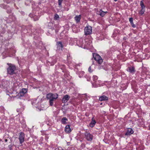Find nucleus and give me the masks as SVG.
I'll list each match as a JSON object with an SVG mask.
<instances>
[{"mask_svg":"<svg viewBox=\"0 0 150 150\" xmlns=\"http://www.w3.org/2000/svg\"><path fill=\"white\" fill-rule=\"evenodd\" d=\"M58 95L56 93L52 94L50 93L47 95V99L49 100V103L51 106H52L54 104L53 101L55 100L58 98Z\"/></svg>","mask_w":150,"mask_h":150,"instance_id":"nucleus-1","label":"nucleus"},{"mask_svg":"<svg viewBox=\"0 0 150 150\" xmlns=\"http://www.w3.org/2000/svg\"><path fill=\"white\" fill-rule=\"evenodd\" d=\"M9 66L7 69L8 74L11 75H13L15 73V71L16 69V66L13 64H9Z\"/></svg>","mask_w":150,"mask_h":150,"instance_id":"nucleus-2","label":"nucleus"},{"mask_svg":"<svg viewBox=\"0 0 150 150\" xmlns=\"http://www.w3.org/2000/svg\"><path fill=\"white\" fill-rule=\"evenodd\" d=\"M93 57L95 60L99 64H101L103 62V60L100 56L96 53H93Z\"/></svg>","mask_w":150,"mask_h":150,"instance_id":"nucleus-3","label":"nucleus"},{"mask_svg":"<svg viewBox=\"0 0 150 150\" xmlns=\"http://www.w3.org/2000/svg\"><path fill=\"white\" fill-rule=\"evenodd\" d=\"M84 33L85 35H88L91 34L92 32V28L91 26H87L85 28Z\"/></svg>","mask_w":150,"mask_h":150,"instance_id":"nucleus-4","label":"nucleus"},{"mask_svg":"<svg viewBox=\"0 0 150 150\" xmlns=\"http://www.w3.org/2000/svg\"><path fill=\"white\" fill-rule=\"evenodd\" d=\"M25 134L23 132H21L19 133L18 139L20 143L21 144L24 141Z\"/></svg>","mask_w":150,"mask_h":150,"instance_id":"nucleus-5","label":"nucleus"},{"mask_svg":"<svg viewBox=\"0 0 150 150\" xmlns=\"http://www.w3.org/2000/svg\"><path fill=\"white\" fill-rule=\"evenodd\" d=\"M85 136L86 139L88 141H91L93 139V136L90 133L86 132L85 133Z\"/></svg>","mask_w":150,"mask_h":150,"instance_id":"nucleus-6","label":"nucleus"},{"mask_svg":"<svg viewBox=\"0 0 150 150\" xmlns=\"http://www.w3.org/2000/svg\"><path fill=\"white\" fill-rule=\"evenodd\" d=\"M140 6L142 8V9L140 11L139 13L141 15H142L144 14V13L145 12V6H144L143 2V0L141 1H140Z\"/></svg>","mask_w":150,"mask_h":150,"instance_id":"nucleus-7","label":"nucleus"},{"mask_svg":"<svg viewBox=\"0 0 150 150\" xmlns=\"http://www.w3.org/2000/svg\"><path fill=\"white\" fill-rule=\"evenodd\" d=\"M27 92V89L26 88H23L18 94V96H23Z\"/></svg>","mask_w":150,"mask_h":150,"instance_id":"nucleus-8","label":"nucleus"},{"mask_svg":"<svg viewBox=\"0 0 150 150\" xmlns=\"http://www.w3.org/2000/svg\"><path fill=\"white\" fill-rule=\"evenodd\" d=\"M107 13V11L104 12L102 10H100L99 11H97L96 13L102 17H103Z\"/></svg>","mask_w":150,"mask_h":150,"instance_id":"nucleus-9","label":"nucleus"},{"mask_svg":"<svg viewBox=\"0 0 150 150\" xmlns=\"http://www.w3.org/2000/svg\"><path fill=\"white\" fill-rule=\"evenodd\" d=\"M70 97L68 95H65L63 98L62 101L63 103H65L67 102V101L69 99Z\"/></svg>","mask_w":150,"mask_h":150,"instance_id":"nucleus-10","label":"nucleus"},{"mask_svg":"<svg viewBox=\"0 0 150 150\" xmlns=\"http://www.w3.org/2000/svg\"><path fill=\"white\" fill-rule=\"evenodd\" d=\"M108 99V97L104 95L100 96L99 99V100L100 101H106Z\"/></svg>","mask_w":150,"mask_h":150,"instance_id":"nucleus-11","label":"nucleus"},{"mask_svg":"<svg viewBox=\"0 0 150 150\" xmlns=\"http://www.w3.org/2000/svg\"><path fill=\"white\" fill-rule=\"evenodd\" d=\"M133 133L134 131L131 128H129L127 129L125 135L127 136L129 135L132 134Z\"/></svg>","mask_w":150,"mask_h":150,"instance_id":"nucleus-12","label":"nucleus"},{"mask_svg":"<svg viewBox=\"0 0 150 150\" xmlns=\"http://www.w3.org/2000/svg\"><path fill=\"white\" fill-rule=\"evenodd\" d=\"M127 71L133 74L134 73L135 71V70L134 67H128Z\"/></svg>","mask_w":150,"mask_h":150,"instance_id":"nucleus-13","label":"nucleus"},{"mask_svg":"<svg viewBox=\"0 0 150 150\" xmlns=\"http://www.w3.org/2000/svg\"><path fill=\"white\" fill-rule=\"evenodd\" d=\"M65 131L67 133H70L71 132V130L69 125H68L66 126L65 129Z\"/></svg>","mask_w":150,"mask_h":150,"instance_id":"nucleus-14","label":"nucleus"},{"mask_svg":"<svg viewBox=\"0 0 150 150\" xmlns=\"http://www.w3.org/2000/svg\"><path fill=\"white\" fill-rule=\"evenodd\" d=\"M93 119V117L92 118L91 121L89 124L90 126L91 127H93L96 123V121Z\"/></svg>","mask_w":150,"mask_h":150,"instance_id":"nucleus-15","label":"nucleus"},{"mask_svg":"<svg viewBox=\"0 0 150 150\" xmlns=\"http://www.w3.org/2000/svg\"><path fill=\"white\" fill-rule=\"evenodd\" d=\"M57 48L58 49H62L63 45L62 42H57Z\"/></svg>","mask_w":150,"mask_h":150,"instance_id":"nucleus-16","label":"nucleus"},{"mask_svg":"<svg viewBox=\"0 0 150 150\" xmlns=\"http://www.w3.org/2000/svg\"><path fill=\"white\" fill-rule=\"evenodd\" d=\"M2 6H3V8H4L7 9L8 13H9L11 12V10L10 8L8 6L4 4L2 5Z\"/></svg>","mask_w":150,"mask_h":150,"instance_id":"nucleus-17","label":"nucleus"},{"mask_svg":"<svg viewBox=\"0 0 150 150\" xmlns=\"http://www.w3.org/2000/svg\"><path fill=\"white\" fill-rule=\"evenodd\" d=\"M81 18V16L80 15H77L74 17V19L76 23H78L80 21Z\"/></svg>","mask_w":150,"mask_h":150,"instance_id":"nucleus-18","label":"nucleus"},{"mask_svg":"<svg viewBox=\"0 0 150 150\" xmlns=\"http://www.w3.org/2000/svg\"><path fill=\"white\" fill-rule=\"evenodd\" d=\"M68 119L66 117H64L61 120L62 123L63 124H66L67 123L66 121Z\"/></svg>","mask_w":150,"mask_h":150,"instance_id":"nucleus-19","label":"nucleus"},{"mask_svg":"<svg viewBox=\"0 0 150 150\" xmlns=\"http://www.w3.org/2000/svg\"><path fill=\"white\" fill-rule=\"evenodd\" d=\"M59 69L62 70L63 72H64L65 71V66L64 65H61L59 66Z\"/></svg>","mask_w":150,"mask_h":150,"instance_id":"nucleus-20","label":"nucleus"},{"mask_svg":"<svg viewBox=\"0 0 150 150\" xmlns=\"http://www.w3.org/2000/svg\"><path fill=\"white\" fill-rule=\"evenodd\" d=\"M82 97L83 99H84L85 100H86L88 99V96L86 94H83L82 96Z\"/></svg>","mask_w":150,"mask_h":150,"instance_id":"nucleus-21","label":"nucleus"},{"mask_svg":"<svg viewBox=\"0 0 150 150\" xmlns=\"http://www.w3.org/2000/svg\"><path fill=\"white\" fill-rule=\"evenodd\" d=\"M59 16L57 14H56L54 16V19L55 20H59Z\"/></svg>","mask_w":150,"mask_h":150,"instance_id":"nucleus-22","label":"nucleus"},{"mask_svg":"<svg viewBox=\"0 0 150 150\" xmlns=\"http://www.w3.org/2000/svg\"><path fill=\"white\" fill-rule=\"evenodd\" d=\"M63 0H58V3L59 7H61L62 3Z\"/></svg>","mask_w":150,"mask_h":150,"instance_id":"nucleus-23","label":"nucleus"},{"mask_svg":"<svg viewBox=\"0 0 150 150\" xmlns=\"http://www.w3.org/2000/svg\"><path fill=\"white\" fill-rule=\"evenodd\" d=\"M84 74V72L83 71H82L80 72V74L79 75V77L80 78H81L83 77V75Z\"/></svg>","mask_w":150,"mask_h":150,"instance_id":"nucleus-24","label":"nucleus"},{"mask_svg":"<svg viewBox=\"0 0 150 150\" xmlns=\"http://www.w3.org/2000/svg\"><path fill=\"white\" fill-rule=\"evenodd\" d=\"M93 80L95 81H96V80L98 79V76L95 75H94L93 76Z\"/></svg>","mask_w":150,"mask_h":150,"instance_id":"nucleus-25","label":"nucleus"},{"mask_svg":"<svg viewBox=\"0 0 150 150\" xmlns=\"http://www.w3.org/2000/svg\"><path fill=\"white\" fill-rule=\"evenodd\" d=\"M85 77L87 79V81H89L90 80V77L86 75L85 76Z\"/></svg>","mask_w":150,"mask_h":150,"instance_id":"nucleus-26","label":"nucleus"},{"mask_svg":"<svg viewBox=\"0 0 150 150\" xmlns=\"http://www.w3.org/2000/svg\"><path fill=\"white\" fill-rule=\"evenodd\" d=\"M130 23L131 25L132 26V27H133V28H135L136 27V25H135V24H134V23H133V21L132 22Z\"/></svg>","mask_w":150,"mask_h":150,"instance_id":"nucleus-27","label":"nucleus"},{"mask_svg":"<svg viewBox=\"0 0 150 150\" xmlns=\"http://www.w3.org/2000/svg\"><path fill=\"white\" fill-rule=\"evenodd\" d=\"M34 102H32V104L34 105V106H35V107H36V106H35L36 105V100H34Z\"/></svg>","mask_w":150,"mask_h":150,"instance_id":"nucleus-28","label":"nucleus"},{"mask_svg":"<svg viewBox=\"0 0 150 150\" xmlns=\"http://www.w3.org/2000/svg\"><path fill=\"white\" fill-rule=\"evenodd\" d=\"M4 2L7 3H9L11 2V0H4Z\"/></svg>","mask_w":150,"mask_h":150,"instance_id":"nucleus-29","label":"nucleus"},{"mask_svg":"<svg viewBox=\"0 0 150 150\" xmlns=\"http://www.w3.org/2000/svg\"><path fill=\"white\" fill-rule=\"evenodd\" d=\"M129 21L130 22V23H131L133 21V18L131 17L129 18Z\"/></svg>","mask_w":150,"mask_h":150,"instance_id":"nucleus-30","label":"nucleus"},{"mask_svg":"<svg viewBox=\"0 0 150 150\" xmlns=\"http://www.w3.org/2000/svg\"><path fill=\"white\" fill-rule=\"evenodd\" d=\"M88 71L90 72H92V71H91V67H90L89 68H88Z\"/></svg>","mask_w":150,"mask_h":150,"instance_id":"nucleus-31","label":"nucleus"},{"mask_svg":"<svg viewBox=\"0 0 150 150\" xmlns=\"http://www.w3.org/2000/svg\"><path fill=\"white\" fill-rule=\"evenodd\" d=\"M0 108L1 109H2L3 111H4V108L3 107L1 106L0 107Z\"/></svg>","mask_w":150,"mask_h":150,"instance_id":"nucleus-32","label":"nucleus"},{"mask_svg":"<svg viewBox=\"0 0 150 150\" xmlns=\"http://www.w3.org/2000/svg\"><path fill=\"white\" fill-rule=\"evenodd\" d=\"M83 45L82 44H79V46H81L82 45Z\"/></svg>","mask_w":150,"mask_h":150,"instance_id":"nucleus-33","label":"nucleus"},{"mask_svg":"<svg viewBox=\"0 0 150 150\" xmlns=\"http://www.w3.org/2000/svg\"><path fill=\"white\" fill-rule=\"evenodd\" d=\"M38 18H37V19H36V20H35V21H36V20H38Z\"/></svg>","mask_w":150,"mask_h":150,"instance_id":"nucleus-34","label":"nucleus"},{"mask_svg":"<svg viewBox=\"0 0 150 150\" xmlns=\"http://www.w3.org/2000/svg\"><path fill=\"white\" fill-rule=\"evenodd\" d=\"M5 141L6 142L7 141V139H6L5 140Z\"/></svg>","mask_w":150,"mask_h":150,"instance_id":"nucleus-35","label":"nucleus"},{"mask_svg":"<svg viewBox=\"0 0 150 150\" xmlns=\"http://www.w3.org/2000/svg\"><path fill=\"white\" fill-rule=\"evenodd\" d=\"M80 41H81V42H82V40H79Z\"/></svg>","mask_w":150,"mask_h":150,"instance_id":"nucleus-36","label":"nucleus"},{"mask_svg":"<svg viewBox=\"0 0 150 150\" xmlns=\"http://www.w3.org/2000/svg\"><path fill=\"white\" fill-rule=\"evenodd\" d=\"M117 0H114L115 1H116Z\"/></svg>","mask_w":150,"mask_h":150,"instance_id":"nucleus-37","label":"nucleus"},{"mask_svg":"<svg viewBox=\"0 0 150 150\" xmlns=\"http://www.w3.org/2000/svg\"><path fill=\"white\" fill-rule=\"evenodd\" d=\"M77 44H78V42H77Z\"/></svg>","mask_w":150,"mask_h":150,"instance_id":"nucleus-38","label":"nucleus"},{"mask_svg":"<svg viewBox=\"0 0 150 150\" xmlns=\"http://www.w3.org/2000/svg\"><path fill=\"white\" fill-rule=\"evenodd\" d=\"M67 57H68V56H67ZM67 58H68V59H69V57L68 58V57H67Z\"/></svg>","mask_w":150,"mask_h":150,"instance_id":"nucleus-39","label":"nucleus"},{"mask_svg":"<svg viewBox=\"0 0 150 150\" xmlns=\"http://www.w3.org/2000/svg\"><path fill=\"white\" fill-rule=\"evenodd\" d=\"M102 103H101L100 104V105H102Z\"/></svg>","mask_w":150,"mask_h":150,"instance_id":"nucleus-40","label":"nucleus"}]
</instances>
